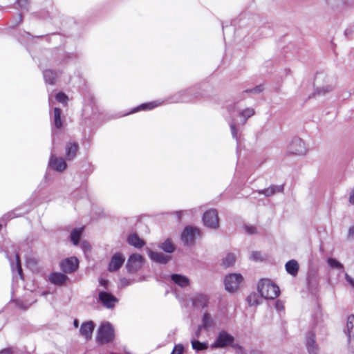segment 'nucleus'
<instances>
[{
	"label": "nucleus",
	"mask_w": 354,
	"mask_h": 354,
	"mask_svg": "<svg viewBox=\"0 0 354 354\" xmlns=\"http://www.w3.org/2000/svg\"><path fill=\"white\" fill-rule=\"evenodd\" d=\"M257 290L261 297L266 299H273L279 294V287L268 279L259 281Z\"/></svg>",
	"instance_id": "nucleus-1"
},
{
	"label": "nucleus",
	"mask_w": 354,
	"mask_h": 354,
	"mask_svg": "<svg viewBox=\"0 0 354 354\" xmlns=\"http://www.w3.org/2000/svg\"><path fill=\"white\" fill-rule=\"evenodd\" d=\"M315 89L314 96H324L333 90V86L330 83V79L324 73H317L314 82Z\"/></svg>",
	"instance_id": "nucleus-2"
},
{
	"label": "nucleus",
	"mask_w": 354,
	"mask_h": 354,
	"mask_svg": "<svg viewBox=\"0 0 354 354\" xmlns=\"http://www.w3.org/2000/svg\"><path fill=\"white\" fill-rule=\"evenodd\" d=\"M115 338L114 329L109 322L102 323L98 328L96 340L100 344H107Z\"/></svg>",
	"instance_id": "nucleus-3"
},
{
	"label": "nucleus",
	"mask_w": 354,
	"mask_h": 354,
	"mask_svg": "<svg viewBox=\"0 0 354 354\" xmlns=\"http://www.w3.org/2000/svg\"><path fill=\"white\" fill-rule=\"evenodd\" d=\"M98 301L108 309L113 308L119 300L111 293L104 290L97 289Z\"/></svg>",
	"instance_id": "nucleus-4"
},
{
	"label": "nucleus",
	"mask_w": 354,
	"mask_h": 354,
	"mask_svg": "<svg viewBox=\"0 0 354 354\" xmlns=\"http://www.w3.org/2000/svg\"><path fill=\"white\" fill-rule=\"evenodd\" d=\"M243 277L241 274L233 273L227 275L225 278V287L227 291L230 292H235L242 282Z\"/></svg>",
	"instance_id": "nucleus-5"
},
{
	"label": "nucleus",
	"mask_w": 354,
	"mask_h": 354,
	"mask_svg": "<svg viewBox=\"0 0 354 354\" xmlns=\"http://www.w3.org/2000/svg\"><path fill=\"white\" fill-rule=\"evenodd\" d=\"M234 337L225 330H221L218 333L215 342L211 345V348H223L230 345L234 342Z\"/></svg>",
	"instance_id": "nucleus-6"
},
{
	"label": "nucleus",
	"mask_w": 354,
	"mask_h": 354,
	"mask_svg": "<svg viewBox=\"0 0 354 354\" xmlns=\"http://www.w3.org/2000/svg\"><path fill=\"white\" fill-rule=\"evenodd\" d=\"M288 152L299 156L305 155L307 149L304 142L299 138H294L288 147Z\"/></svg>",
	"instance_id": "nucleus-7"
},
{
	"label": "nucleus",
	"mask_w": 354,
	"mask_h": 354,
	"mask_svg": "<svg viewBox=\"0 0 354 354\" xmlns=\"http://www.w3.org/2000/svg\"><path fill=\"white\" fill-rule=\"evenodd\" d=\"M200 234V231L198 228L187 226L181 234V239L185 245H192L195 242L196 236Z\"/></svg>",
	"instance_id": "nucleus-8"
},
{
	"label": "nucleus",
	"mask_w": 354,
	"mask_h": 354,
	"mask_svg": "<svg viewBox=\"0 0 354 354\" xmlns=\"http://www.w3.org/2000/svg\"><path fill=\"white\" fill-rule=\"evenodd\" d=\"M204 225L207 227L216 229L218 227V212L214 209L205 212L203 216Z\"/></svg>",
	"instance_id": "nucleus-9"
},
{
	"label": "nucleus",
	"mask_w": 354,
	"mask_h": 354,
	"mask_svg": "<svg viewBox=\"0 0 354 354\" xmlns=\"http://www.w3.org/2000/svg\"><path fill=\"white\" fill-rule=\"evenodd\" d=\"M144 263V258L142 255L135 253L132 254L127 262V269L129 272H134L138 270Z\"/></svg>",
	"instance_id": "nucleus-10"
},
{
	"label": "nucleus",
	"mask_w": 354,
	"mask_h": 354,
	"mask_svg": "<svg viewBox=\"0 0 354 354\" xmlns=\"http://www.w3.org/2000/svg\"><path fill=\"white\" fill-rule=\"evenodd\" d=\"M48 166L51 169H53L58 172L64 171L67 167L66 162L64 160V158H58V157L55 156V155L53 153H51V155L50 156Z\"/></svg>",
	"instance_id": "nucleus-11"
},
{
	"label": "nucleus",
	"mask_w": 354,
	"mask_h": 354,
	"mask_svg": "<svg viewBox=\"0 0 354 354\" xmlns=\"http://www.w3.org/2000/svg\"><path fill=\"white\" fill-rule=\"evenodd\" d=\"M79 261L76 257L66 259L61 263V269L65 273H71L78 268Z\"/></svg>",
	"instance_id": "nucleus-12"
},
{
	"label": "nucleus",
	"mask_w": 354,
	"mask_h": 354,
	"mask_svg": "<svg viewBox=\"0 0 354 354\" xmlns=\"http://www.w3.org/2000/svg\"><path fill=\"white\" fill-rule=\"evenodd\" d=\"M125 261V257L121 253H115L113 255L111 259L109 265V270L110 272H114L118 270L121 268Z\"/></svg>",
	"instance_id": "nucleus-13"
},
{
	"label": "nucleus",
	"mask_w": 354,
	"mask_h": 354,
	"mask_svg": "<svg viewBox=\"0 0 354 354\" xmlns=\"http://www.w3.org/2000/svg\"><path fill=\"white\" fill-rule=\"evenodd\" d=\"M346 333L348 335V344L354 348V315H349L347 318Z\"/></svg>",
	"instance_id": "nucleus-14"
},
{
	"label": "nucleus",
	"mask_w": 354,
	"mask_h": 354,
	"mask_svg": "<svg viewBox=\"0 0 354 354\" xmlns=\"http://www.w3.org/2000/svg\"><path fill=\"white\" fill-rule=\"evenodd\" d=\"M95 328L94 323L92 321L84 322L80 327V333L85 338L86 340H89L92 337V334Z\"/></svg>",
	"instance_id": "nucleus-15"
},
{
	"label": "nucleus",
	"mask_w": 354,
	"mask_h": 354,
	"mask_svg": "<svg viewBox=\"0 0 354 354\" xmlns=\"http://www.w3.org/2000/svg\"><path fill=\"white\" fill-rule=\"evenodd\" d=\"M6 257L10 262V266L13 274L16 272L19 276L20 279H23V272L19 254H16L15 256V260H12L9 257L8 252H6Z\"/></svg>",
	"instance_id": "nucleus-16"
},
{
	"label": "nucleus",
	"mask_w": 354,
	"mask_h": 354,
	"mask_svg": "<svg viewBox=\"0 0 354 354\" xmlns=\"http://www.w3.org/2000/svg\"><path fill=\"white\" fill-rule=\"evenodd\" d=\"M79 149L77 142H69L66 146V158L68 160L74 159L77 155Z\"/></svg>",
	"instance_id": "nucleus-17"
},
{
	"label": "nucleus",
	"mask_w": 354,
	"mask_h": 354,
	"mask_svg": "<svg viewBox=\"0 0 354 354\" xmlns=\"http://www.w3.org/2000/svg\"><path fill=\"white\" fill-rule=\"evenodd\" d=\"M150 259L155 262L165 264L170 259V257L161 252H157L150 250L149 252Z\"/></svg>",
	"instance_id": "nucleus-18"
},
{
	"label": "nucleus",
	"mask_w": 354,
	"mask_h": 354,
	"mask_svg": "<svg viewBox=\"0 0 354 354\" xmlns=\"http://www.w3.org/2000/svg\"><path fill=\"white\" fill-rule=\"evenodd\" d=\"M193 304L196 307H207L209 304V297L203 294H196L193 299Z\"/></svg>",
	"instance_id": "nucleus-19"
},
{
	"label": "nucleus",
	"mask_w": 354,
	"mask_h": 354,
	"mask_svg": "<svg viewBox=\"0 0 354 354\" xmlns=\"http://www.w3.org/2000/svg\"><path fill=\"white\" fill-rule=\"evenodd\" d=\"M163 100H156V101H153V102H147V103H144L140 106H138V107H136L135 109H133L131 113H134L136 111H147V110H151L153 109H154L155 107H157L158 106H160L163 104Z\"/></svg>",
	"instance_id": "nucleus-20"
},
{
	"label": "nucleus",
	"mask_w": 354,
	"mask_h": 354,
	"mask_svg": "<svg viewBox=\"0 0 354 354\" xmlns=\"http://www.w3.org/2000/svg\"><path fill=\"white\" fill-rule=\"evenodd\" d=\"M286 272L292 277H296L299 271V263L295 259H291L286 262L285 265Z\"/></svg>",
	"instance_id": "nucleus-21"
},
{
	"label": "nucleus",
	"mask_w": 354,
	"mask_h": 354,
	"mask_svg": "<svg viewBox=\"0 0 354 354\" xmlns=\"http://www.w3.org/2000/svg\"><path fill=\"white\" fill-rule=\"evenodd\" d=\"M202 326L205 330L213 328L215 326V322L212 316L207 312H205L202 317Z\"/></svg>",
	"instance_id": "nucleus-22"
},
{
	"label": "nucleus",
	"mask_w": 354,
	"mask_h": 354,
	"mask_svg": "<svg viewBox=\"0 0 354 354\" xmlns=\"http://www.w3.org/2000/svg\"><path fill=\"white\" fill-rule=\"evenodd\" d=\"M171 280L174 283L181 288H185L189 286V280L185 276L178 274H173L171 276Z\"/></svg>",
	"instance_id": "nucleus-23"
},
{
	"label": "nucleus",
	"mask_w": 354,
	"mask_h": 354,
	"mask_svg": "<svg viewBox=\"0 0 354 354\" xmlns=\"http://www.w3.org/2000/svg\"><path fill=\"white\" fill-rule=\"evenodd\" d=\"M66 279L67 277L60 272H54L49 276V281L55 285H62Z\"/></svg>",
	"instance_id": "nucleus-24"
},
{
	"label": "nucleus",
	"mask_w": 354,
	"mask_h": 354,
	"mask_svg": "<svg viewBox=\"0 0 354 354\" xmlns=\"http://www.w3.org/2000/svg\"><path fill=\"white\" fill-rule=\"evenodd\" d=\"M44 79L46 84L53 85L57 77V73L52 70H45L43 72Z\"/></svg>",
	"instance_id": "nucleus-25"
},
{
	"label": "nucleus",
	"mask_w": 354,
	"mask_h": 354,
	"mask_svg": "<svg viewBox=\"0 0 354 354\" xmlns=\"http://www.w3.org/2000/svg\"><path fill=\"white\" fill-rule=\"evenodd\" d=\"M128 243L137 248H140L145 245V241L136 234H130L128 237Z\"/></svg>",
	"instance_id": "nucleus-26"
},
{
	"label": "nucleus",
	"mask_w": 354,
	"mask_h": 354,
	"mask_svg": "<svg viewBox=\"0 0 354 354\" xmlns=\"http://www.w3.org/2000/svg\"><path fill=\"white\" fill-rule=\"evenodd\" d=\"M306 345L310 354H318V348L315 344L314 335L310 334L308 337Z\"/></svg>",
	"instance_id": "nucleus-27"
},
{
	"label": "nucleus",
	"mask_w": 354,
	"mask_h": 354,
	"mask_svg": "<svg viewBox=\"0 0 354 354\" xmlns=\"http://www.w3.org/2000/svg\"><path fill=\"white\" fill-rule=\"evenodd\" d=\"M262 298L257 293L252 292L247 297V301L250 306H256L262 302Z\"/></svg>",
	"instance_id": "nucleus-28"
},
{
	"label": "nucleus",
	"mask_w": 354,
	"mask_h": 354,
	"mask_svg": "<svg viewBox=\"0 0 354 354\" xmlns=\"http://www.w3.org/2000/svg\"><path fill=\"white\" fill-rule=\"evenodd\" d=\"M192 347L196 351H205L208 348L207 342H201L197 339H191Z\"/></svg>",
	"instance_id": "nucleus-29"
},
{
	"label": "nucleus",
	"mask_w": 354,
	"mask_h": 354,
	"mask_svg": "<svg viewBox=\"0 0 354 354\" xmlns=\"http://www.w3.org/2000/svg\"><path fill=\"white\" fill-rule=\"evenodd\" d=\"M255 113V111L254 109L252 108H247L244 110L241 111L239 113V116L242 118V124H245L248 118L254 115Z\"/></svg>",
	"instance_id": "nucleus-30"
},
{
	"label": "nucleus",
	"mask_w": 354,
	"mask_h": 354,
	"mask_svg": "<svg viewBox=\"0 0 354 354\" xmlns=\"http://www.w3.org/2000/svg\"><path fill=\"white\" fill-rule=\"evenodd\" d=\"M283 187H277L275 185H272L266 189H264L263 190H261L259 192V194H263L266 196H270L273 195L277 192H281L282 190Z\"/></svg>",
	"instance_id": "nucleus-31"
},
{
	"label": "nucleus",
	"mask_w": 354,
	"mask_h": 354,
	"mask_svg": "<svg viewBox=\"0 0 354 354\" xmlns=\"http://www.w3.org/2000/svg\"><path fill=\"white\" fill-rule=\"evenodd\" d=\"M83 231V227L75 228L71 233V239L74 245H77L79 243L81 234Z\"/></svg>",
	"instance_id": "nucleus-32"
},
{
	"label": "nucleus",
	"mask_w": 354,
	"mask_h": 354,
	"mask_svg": "<svg viewBox=\"0 0 354 354\" xmlns=\"http://www.w3.org/2000/svg\"><path fill=\"white\" fill-rule=\"evenodd\" d=\"M54 125L57 129H60L62 127V122L61 120V109L55 107L54 109Z\"/></svg>",
	"instance_id": "nucleus-33"
},
{
	"label": "nucleus",
	"mask_w": 354,
	"mask_h": 354,
	"mask_svg": "<svg viewBox=\"0 0 354 354\" xmlns=\"http://www.w3.org/2000/svg\"><path fill=\"white\" fill-rule=\"evenodd\" d=\"M236 256L234 253H228L223 260V265L225 267H230L234 264Z\"/></svg>",
	"instance_id": "nucleus-34"
},
{
	"label": "nucleus",
	"mask_w": 354,
	"mask_h": 354,
	"mask_svg": "<svg viewBox=\"0 0 354 354\" xmlns=\"http://www.w3.org/2000/svg\"><path fill=\"white\" fill-rule=\"evenodd\" d=\"M160 248L165 252L168 253H171L174 251L175 247L170 239H167L165 242H163Z\"/></svg>",
	"instance_id": "nucleus-35"
},
{
	"label": "nucleus",
	"mask_w": 354,
	"mask_h": 354,
	"mask_svg": "<svg viewBox=\"0 0 354 354\" xmlns=\"http://www.w3.org/2000/svg\"><path fill=\"white\" fill-rule=\"evenodd\" d=\"M327 263L329 265L330 267L338 270H344V266L339 262L337 260L333 258H328L327 260Z\"/></svg>",
	"instance_id": "nucleus-36"
},
{
	"label": "nucleus",
	"mask_w": 354,
	"mask_h": 354,
	"mask_svg": "<svg viewBox=\"0 0 354 354\" xmlns=\"http://www.w3.org/2000/svg\"><path fill=\"white\" fill-rule=\"evenodd\" d=\"M187 92V91H180V92L177 93L176 95H174L172 102H176V103L187 102V100L184 97V95Z\"/></svg>",
	"instance_id": "nucleus-37"
},
{
	"label": "nucleus",
	"mask_w": 354,
	"mask_h": 354,
	"mask_svg": "<svg viewBox=\"0 0 354 354\" xmlns=\"http://www.w3.org/2000/svg\"><path fill=\"white\" fill-rule=\"evenodd\" d=\"M230 127L231 130V133L235 140H238L239 136H238V131L236 127V125L233 121L230 122Z\"/></svg>",
	"instance_id": "nucleus-38"
},
{
	"label": "nucleus",
	"mask_w": 354,
	"mask_h": 354,
	"mask_svg": "<svg viewBox=\"0 0 354 354\" xmlns=\"http://www.w3.org/2000/svg\"><path fill=\"white\" fill-rule=\"evenodd\" d=\"M203 329H204V328L203 326H202L201 324L198 326L197 328L192 335V339H195L198 340V339L201 337V334Z\"/></svg>",
	"instance_id": "nucleus-39"
},
{
	"label": "nucleus",
	"mask_w": 354,
	"mask_h": 354,
	"mask_svg": "<svg viewBox=\"0 0 354 354\" xmlns=\"http://www.w3.org/2000/svg\"><path fill=\"white\" fill-rule=\"evenodd\" d=\"M184 347L182 344L176 345L171 354H183Z\"/></svg>",
	"instance_id": "nucleus-40"
},
{
	"label": "nucleus",
	"mask_w": 354,
	"mask_h": 354,
	"mask_svg": "<svg viewBox=\"0 0 354 354\" xmlns=\"http://www.w3.org/2000/svg\"><path fill=\"white\" fill-rule=\"evenodd\" d=\"M56 100L60 103H66L68 97L64 93H58L56 95Z\"/></svg>",
	"instance_id": "nucleus-41"
},
{
	"label": "nucleus",
	"mask_w": 354,
	"mask_h": 354,
	"mask_svg": "<svg viewBox=\"0 0 354 354\" xmlns=\"http://www.w3.org/2000/svg\"><path fill=\"white\" fill-rule=\"evenodd\" d=\"M245 230L248 234H254L257 232V227L253 225H245Z\"/></svg>",
	"instance_id": "nucleus-42"
},
{
	"label": "nucleus",
	"mask_w": 354,
	"mask_h": 354,
	"mask_svg": "<svg viewBox=\"0 0 354 354\" xmlns=\"http://www.w3.org/2000/svg\"><path fill=\"white\" fill-rule=\"evenodd\" d=\"M17 3L22 9L27 10L29 5V0H17Z\"/></svg>",
	"instance_id": "nucleus-43"
},
{
	"label": "nucleus",
	"mask_w": 354,
	"mask_h": 354,
	"mask_svg": "<svg viewBox=\"0 0 354 354\" xmlns=\"http://www.w3.org/2000/svg\"><path fill=\"white\" fill-rule=\"evenodd\" d=\"M263 91V88L261 86H257L252 89L245 90V93H259Z\"/></svg>",
	"instance_id": "nucleus-44"
},
{
	"label": "nucleus",
	"mask_w": 354,
	"mask_h": 354,
	"mask_svg": "<svg viewBox=\"0 0 354 354\" xmlns=\"http://www.w3.org/2000/svg\"><path fill=\"white\" fill-rule=\"evenodd\" d=\"M131 284V282L129 279H127L126 278H122L120 280V287H126V286H129Z\"/></svg>",
	"instance_id": "nucleus-45"
},
{
	"label": "nucleus",
	"mask_w": 354,
	"mask_h": 354,
	"mask_svg": "<svg viewBox=\"0 0 354 354\" xmlns=\"http://www.w3.org/2000/svg\"><path fill=\"white\" fill-rule=\"evenodd\" d=\"M99 283L100 286H102L104 288V290H106L108 289V284L109 281L106 279H100L99 280Z\"/></svg>",
	"instance_id": "nucleus-46"
},
{
	"label": "nucleus",
	"mask_w": 354,
	"mask_h": 354,
	"mask_svg": "<svg viewBox=\"0 0 354 354\" xmlns=\"http://www.w3.org/2000/svg\"><path fill=\"white\" fill-rule=\"evenodd\" d=\"M345 279L354 288V279L347 273L345 274Z\"/></svg>",
	"instance_id": "nucleus-47"
},
{
	"label": "nucleus",
	"mask_w": 354,
	"mask_h": 354,
	"mask_svg": "<svg viewBox=\"0 0 354 354\" xmlns=\"http://www.w3.org/2000/svg\"><path fill=\"white\" fill-rule=\"evenodd\" d=\"M348 239L354 238V225L349 227L348 232Z\"/></svg>",
	"instance_id": "nucleus-48"
},
{
	"label": "nucleus",
	"mask_w": 354,
	"mask_h": 354,
	"mask_svg": "<svg viewBox=\"0 0 354 354\" xmlns=\"http://www.w3.org/2000/svg\"><path fill=\"white\" fill-rule=\"evenodd\" d=\"M349 203L354 205V187L351 189L349 194Z\"/></svg>",
	"instance_id": "nucleus-49"
},
{
	"label": "nucleus",
	"mask_w": 354,
	"mask_h": 354,
	"mask_svg": "<svg viewBox=\"0 0 354 354\" xmlns=\"http://www.w3.org/2000/svg\"><path fill=\"white\" fill-rule=\"evenodd\" d=\"M261 254L259 252H253L251 254V258L254 260H259L260 259Z\"/></svg>",
	"instance_id": "nucleus-50"
},
{
	"label": "nucleus",
	"mask_w": 354,
	"mask_h": 354,
	"mask_svg": "<svg viewBox=\"0 0 354 354\" xmlns=\"http://www.w3.org/2000/svg\"><path fill=\"white\" fill-rule=\"evenodd\" d=\"M82 248L84 252L88 251L91 249V246L87 242H83L82 243Z\"/></svg>",
	"instance_id": "nucleus-51"
},
{
	"label": "nucleus",
	"mask_w": 354,
	"mask_h": 354,
	"mask_svg": "<svg viewBox=\"0 0 354 354\" xmlns=\"http://www.w3.org/2000/svg\"><path fill=\"white\" fill-rule=\"evenodd\" d=\"M327 3L330 6H335L336 4H338L339 2H342V0H326Z\"/></svg>",
	"instance_id": "nucleus-52"
},
{
	"label": "nucleus",
	"mask_w": 354,
	"mask_h": 354,
	"mask_svg": "<svg viewBox=\"0 0 354 354\" xmlns=\"http://www.w3.org/2000/svg\"><path fill=\"white\" fill-rule=\"evenodd\" d=\"M276 308L277 310H281L283 308V306L281 301H277L276 303Z\"/></svg>",
	"instance_id": "nucleus-53"
},
{
	"label": "nucleus",
	"mask_w": 354,
	"mask_h": 354,
	"mask_svg": "<svg viewBox=\"0 0 354 354\" xmlns=\"http://www.w3.org/2000/svg\"><path fill=\"white\" fill-rule=\"evenodd\" d=\"M6 216H7L8 218H12L15 217L16 216L14 212H11V213L8 214Z\"/></svg>",
	"instance_id": "nucleus-54"
},
{
	"label": "nucleus",
	"mask_w": 354,
	"mask_h": 354,
	"mask_svg": "<svg viewBox=\"0 0 354 354\" xmlns=\"http://www.w3.org/2000/svg\"><path fill=\"white\" fill-rule=\"evenodd\" d=\"M73 325L75 328H77L79 326V322L77 319H75L73 322Z\"/></svg>",
	"instance_id": "nucleus-55"
},
{
	"label": "nucleus",
	"mask_w": 354,
	"mask_h": 354,
	"mask_svg": "<svg viewBox=\"0 0 354 354\" xmlns=\"http://www.w3.org/2000/svg\"><path fill=\"white\" fill-rule=\"evenodd\" d=\"M26 263H27L28 266H30L31 264L34 263V261L33 260H28Z\"/></svg>",
	"instance_id": "nucleus-56"
},
{
	"label": "nucleus",
	"mask_w": 354,
	"mask_h": 354,
	"mask_svg": "<svg viewBox=\"0 0 354 354\" xmlns=\"http://www.w3.org/2000/svg\"><path fill=\"white\" fill-rule=\"evenodd\" d=\"M18 19H19V22H21L22 21V15H19Z\"/></svg>",
	"instance_id": "nucleus-57"
},
{
	"label": "nucleus",
	"mask_w": 354,
	"mask_h": 354,
	"mask_svg": "<svg viewBox=\"0 0 354 354\" xmlns=\"http://www.w3.org/2000/svg\"><path fill=\"white\" fill-rule=\"evenodd\" d=\"M181 213H182L181 212H177V214H178V216L179 218H180V216Z\"/></svg>",
	"instance_id": "nucleus-58"
},
{
	"label": "nucleus",
	"mask_w": 354,
	"mask_h": 354,
	"mask_svg": "<svg viewBox=\"0 0 354 354\" xmlns=\"http://www.w3.org/2000/svg\"><path fill=\"white\" fill-rule=\"evenodd\" d=\"M111 354H113V353H111Z\"/></svg>",
	"instance_id": "nucleus-59"
}]
</instances>
